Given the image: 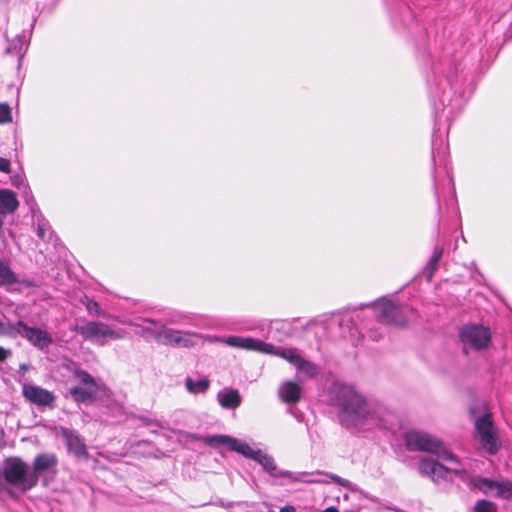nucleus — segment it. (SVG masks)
<instances>
[{"instance_id": "nucleus-41", "label": "nucleus", "mask_w": 512, "mask_h": 512, "mask_svg": "<svg viewBox=\"0 0 512 512\" xmlns=\"http://www.w3.org/2000/svg\"><path fill=\"white\" fill-rule=\"evenodd\" d=\"M323 512H338V510L334 507L326 508Z\"/></svg>"}, {"instance_id": "nucleus-12", "label": "nucleus", "mask_w": 512, "mask_h": 512, "mask_svg": "<svg viewBox=\"0 0 512 512\" xmlns=\"http://www.w3.org/2000/svg\"><path fill=\"white\" fill-rule=\"evenodd\" d=\"M201 440L211 447L227 445L230 450L236 451L252 460L256 458V454L258 453V449H253L246 442L239 441L238 439L227 435H207L201 437Z\"/></svg>"}, {"instance_id": "nucleus-16", "label": "nucleus", "mask_w": 512, "mask_h": 512, "mask_svg": "<svg viewBox=\"0 0 512 512\" xmlns=\"http://www.w3.org/2000/svg\"><path fill=\"white\" fill-rule=\"evenodd\" d=\"M57 464L58 459L54 453L39 454L35 457L33 461V470H31V473H35L38 481L39 476L42 475L43 473L48 471L55 472Z\"/></svg>"}, {"instance_id": "nucleus-37", "label": "nucleus", "mask_w": 512, "mask_h": 512, "mask_svg": "<svg viewBox=\"0 0 512 512\" xmlns=\"http://www.w3.org/2000/svg\"><path fill=\"white\" fill-rule=\"evenodd\" d=\"M0 171L4 173L10 172V161L8 159L0 157Z\"/></svg>"}, {"instance_id": "nucleus-42", "label": "nucleus", "mask_w": 512, "mask_h": 512, "mask_svg": "<svg viewBox=\"0 0 512 512\" xmlns=\"http://www.w3.org/2000/svg\"><path fill=\"white\" fill-rule=\"evenodd\" d=\"M4 216H5V215H3V214L0 212V227H1V226H2V224H3V217H4Z\"/></svg>"}, {"instance_id": "nucleus-8", "label": "nucleus", "mask_w": 512, "mask_h": 512, "mask_svg": "<svg viewBox=\"0 0 512 512\" xmlns=\"http://www.w3.org/2000/svg\"><path fill=\"white\" fill-rule=\"evenodd\" d=\"M459 340L467 354L469 350L479 351L487 348L491 341V332L483 325L467 324L459 330Z\"/></svg>"}, {"instance_id": "nucleus-36", "label": "nucleus", "mask_w": 512, "mask_h": 512, "mask_svg": "<svg viewBox=\"0 0 512 512\" xmlns=\"http://www.w3.org/2000/svg\"><path fill=\"white\" fill-rule=\"evenodd\" d=\"M329 477L337 484L345 488H351V482L347 479L341 478L338 475L330 474Z\"/></svg>"}, {"instance_id": "nucleus-28", "label": "nucleus", "mask_w": 512, "mask_h": 512, "mask_svg": "<svg viewBox=\"0 0 512 512\" xmlns=\"http://www.w3.org/2000/svg\"><path fill=\"white\" fill-rule=\"evenodd\" d=\"M84 304H85L86 310L91 315L102 316L104 318L114 319V320H117V321L119 320L118 318H115V317H113L111 315H108L105 311H103L100 308L99 304L96 301L92 300V299H87Z\"/></svg>"}, {"instance_id": "nucleus-45", "label": "nucleus", "mask_w": 512, "mask_h": 512, "mask_svg": "<svg viewBox=\"0 0 512 512\" xmlns=\"http://www.w3.org/2000/svg\"><path fill=\"white\" fill-rule=\"evenodd\" d=\"M143 329L147 332H151V330L149 328H146V327H143Z\"/></svg>"}, {"instance_id": "nucleus-19", "label": "nucleus", "mask_w": 512, "mask_h": 512, "mask_svg": "<svg viewBox=\"0 0 512 512\" xmlns=\"http://www.w3.org/2000/svg\"><path fill=\"white\" fill-rule=\"evenodd\" d=\"M19 206V202L13 191L0 189V212L3 215L13 213Z\"/></svg>"}, {"instance_id": "nucleus-24", "label": "nucleus", "mask_w": 512, "mask_h": 512, "mask_svg": "<svg viewBox=\"0 0 512 512\" xmlns=\"http://www.w3.org/2000/svg\"><path fill=\"white\" fill-rule=\"evenodd\" d=\"M442 255H443V248L435 247L431 258L429 259V261L425 267V270L428 273V275H427L428 280H431L433 273L437 270L438 263H439Z\"/></svg>"}, {"instance_id": "nucleus-43", "label": "nucleus", "mask_w": 512, "mask_h": 512, "mask_svg": "<svg viewBox=\"0 0 512 512\" xmlns=\"http://www.w3.org/2000/svg\"><path fill=\"white\" fill-rule=\"evenodd\" d=\"M2 333H3V324H2V322L0 321V334H2Z\"/></svg>"}, {"instance_id": "nucleus-17", "label": "nucleus", "mask_w": 512, "mask_h": 512, "mask_svg": "<svg viewBox=\"0 0 512 512\" xmlns=\"http://www.w3.org/2000/svg\"><path fill=\"white\" fill-rule=\"evenodd\" d=\"M302 394V387L294 381H285L278 390L280 399L287 404L297 403Z\"/></svg>"}, {"instance_id": "nucleus-32", "label": "nucleus", "mask_w": 512, "mask_h": 512, "mask_svg": "<svg viewBox=\"0 0 512 512\" xmlns=\"http://www.w3.org/2000/svg\"><path fill=\"white\" fill-rule=\"evenodd\" d=\"M187 318L188 317L186 315H184V314L172 312V313L169 314V316L167 318V323H169V324L182 323Z\"/></svg>"}, {"instance_id": "nucleus-40", "label": "nucleus", "mask_w": 512, "mask_h": 512, "mask_svg": "<svg viewBox=\"0 0 512 512\" xmlns=\"http://www.w3.org/2000/svg\"><path fill=\"white\" fill-rule=\"evenodd\" d=\"M19 368H20V371L25 372V371L28 370V365L27 364H21Z\"/></svg>"}, {"instance_id": "nucleus-6", "label": "nucleus", "mask_w": 512, "mask_h": 512, "mask_svg": "<svg viewBox=\"0 0 512 512\" xmlns=\"http://www.w3.org/2000/svg\"><path fill=\"white\" fill-rule=\"evenodd\" d=\"M73 330L79 333L84 340L99 346H104L109 341L121 340L126 336L124 329H113L101 321H88L83 325H76Z\"/></svg>"}, {"instance_id": "nucleus-29", "label": "nucleus", "mask_w": 512, "mask_h": 512, "mask_svg": "<svg viewBox=\"0 0 512 512\" xmlns=\"http://www.w3.org/2000/svg\"><path fill=\"white\" fill-rule=\"evenodd\" d=\"M474 512H497V506L488 500H479L474 506Z\"/></svg>"}, {"instance_id": "nucleus-10", "label": "nucleus", "mask_w": 512, "mask_h": 512, "mask_svg": "<svg viewBox=\"0 0 512 512\" xmlns=\"http://www.w3.org/2000/svg\"><path fill=\"white\" fill-rule=\"evenodd\" d=\"M477 439L487 453L496 454L500 448V441L497 428L495 427L490 414H485L475 420Z\"/></svg>"}, {"instance_id": "nucleus-31", "label": "nucleus", "mask_w": 512, "mask_h": 512, "mask_svg": "<svg viewBox=\"0 0 512 512\" xmlns=\"http://www.w3.org/2000/svg\"><path fill=\"white\" fill-rule=\"evenodd\" d=\"M12 122L11 108L7 103H0V124Z\"/></svg>"}, {"instance_id": "nucleus-9", "label": "nucleus", "mask_w": 512, "mask_h": 512, "mask_svg": "<svg viewBox=\"0 0 512 512\" xmlns=\"http://www.w3.org/2000/svg\"><path fill=\"white\" fill-rule=\"evenodd\" d=\"M73 379L77 385L69 388V395L78 403L92 402L98 392V384L96 380L87 371L75 369Z\"/></svg>"}, {"instance_id": "nucleus-44", "label": "nucleus", "mask_w": 512, "mask_h": 512, "mask_svg": "<svg viewBox=\"0 0 512 512\" xmlns=\"http://www.w3.org/2000/svg\"><path fill=\"white\" fill-rule=\"evenodd\" d=\"M467 89H468V92L471 93L472 88L470 87V83L468 84Z\"/></svg>"}, {"instance_id": "nucleus-20", "label": "nucleus", "mask_w": 512, "mask_h": 512, "mask_svg": "<svg viewBox=\"0 0 512 512\" xmlns=\"http://www.w3.org/2000/svg\"><path fill=\"white\" fill-rule=\"evenodd\" d=\"M180 332L171 328L165 327L164 324L160 325V330L155 332L154 336L157 341H161L165 345L177 346Z\"/></svg>"}, {"instance_id": "nucleus-13", "label": "nucleus", "mask_w": 512, "mask_h": 512, "mask_svg": "<svg viewBox=\"0 0 512 512\" xmlns=\"http://www.w3.org/2000/svg\"><path fill=\"white\" fill-rule=\"evenodd\" d=\"M256 458L254 461L258 462L262 468L272 477L274 478H281V477H288L291 478L294 481H303L307 483H316L319 482L318 480H312V479H304V476L306 473H300L298 475L293 476V474L289 471H282L278 470L277 466L274 462V459L269 456L266 453H263L260 449H258V453L256 454Z\"/></svg>"}, {"instance_id": "nucleus-38", "label": "nucleus", "mask_w": 512, "mask_h": 512, "mask_svg": "<svg viewBox=\"0 0 512 512\" xmlns=\"http://www.w3.org/2000/svg\"><path fill=\"white\" fill-rule=\"evenodd\" d=\"M12 354L11 350L0 346V363L4 362Z\"/></svg>"}, {"instance_id": "nucleus-33", "label": "nucleus", "mask_w": 512, "mask_h": 512, "mask_svg": "<svg viewBox=\"0 0 512 512\" xmlns=\"http://www.w3.org/2000/svg\"><path fill=\"white\" fill-rule=\"evenodd\" d=\"M49 229V225L43 220L38 219L37 221V235L41 239H45L46 232Z\"/></svg>"}, {"instance_id": "nucleus-7", "label": "nucleus", "mask_w": 512, "mask_h": 512, "mask_svg": "<svg viewBox=\"0 0 512 512\" xmlns=\"http://www.w3.org/2000/svg\"><path fill=\"white\" fill-rule=\"evenodd\" d=\"M380 323L395 326L406 325L413 308L407 305H397L388 299H380L369 305Z\"/></svg>"}, {"instance_id": "nucleus-26", "label": "nucleus", "mask_w": 512, "mask_h": 512, "mask_svg": "<svg viewBox=\"0 0 512 512\" xmlns=\"http://www.w3.org/2000/svg\"><path fill=\"white\" fill-rule=\"evenodd\" d=\"M203 338L202 335L190 332H180L177 347L190 348L197 345L196 339Z\"/></svg>"}, {"instance_id": "nucleus-1", "label": "nucleus", "mask_w": 512, "mask_h": 512, "mask_svg": "<svg viewBox=\"0 0 512 512\" xmlns=\"http://www.w3.org/2000/svg\"><path fill=\"white\" fill-rule=\"evenodd\" d=\"M331 395L339 407L341 425L347 429L389 428L388 418L391 413L378 403L365 399L352 386L334 384Z\"/></svg>"}, {"instance_id": "nucleus-3", "label": "nucleus", "mask_w": 512, "mask_h": 512, "mask_svg": "<svg viewBox=\"0 0 512 512\" xmlns=\"http://www.w3.org/2000/svg\"><path fill=\"white\" fill-rule=\"evenodd\" d=\"M441 73V78L434 77L433 80H430L434 107L441 112L450 108L452 112L461 108L465 102L466 89H464V85L466 79L457 66H446V69Z\"/></svg>"}, {"instance_id": "nucleus-39", "label": "nucleus", "mask_w": 512, "mask_h": 512, "mask_svg": "<svg viewBox=\"0 0 512 512\" xmlns=\"http://www.w3.org/2000/svg\"><path fill=\"white\" fill-rule=\"evenodd\" d=\"M280 512H296V509L294 506L287 505L280 509Z\"/></svg>"}, {"instance_id": "nucleus-27", "label": "nucleus", "mask_w": 512, "mask_h": 512, "mask_svg": "<svg viewBox=\"0 0 512 512\" xmlns=\"http://www.w3.org/2000/svg\"><path fill=\"white\" fill-rule=\"evenodd\" d=\"M295 367L298 371L304 373L310 378L315 377L318 373L317 366L314 363L304 359L303 357L300 358V361L296 364Z\"/></svg>"}, {"instance_id": "nucleus-15", "label": "nucleus", "mask_w": 512, "mask_h": 512, "mask_svg": "<svg viewBox=\"0 0 512 512\" xmlns=\"http://www.w3.org/2000/svg\"><path fill=\"white\" fill-rule=\"evenodd\" d=\"M61 434L66 442L67 449L77 458H88V452L84 439L78 432L68 428H62Z\"/></svg>"}, {"instance_id": "nucleus-2", "label": "nucleus", "mask_w": 512, "mask_h": 512, "mask_svg": "<svg viewBox=\"0 0 512 512\" xmlns=\"http://www.w3.org/2000/svg\"><path fill=\"white\" fill-rule=\"evenodd\" d=\"M405 443L409 450L425 451L435 454L438 459L453 464L446 467L437 461L423 458L419 463V472L431 478L434 482L450 480L451 473L462 474L465 469L461 467L458 458L444 445V443L420 430H410L405 434Z\"/></svg>"}, {"instance_id": "nucleus-18", "label": "nucleus", "mask_w": 512, "mask_h": 512, "mask_svg": "<svg viewBox=\"0 0 512 512\" xmlns=\"http://www.w3.org/2000/svg\"><path fill=\"white\" fill-rule=\"evenodd\" d=\"M217 400L225 409H235L241 405L242 398L237 389L224 388L217 393Z\"/></svg>"}, {"instance_id": "nucleus-35", "label": "nucleus", "mask_w": 512, "mask_h": 512, "mask_svg": "<svg viewBox=\"0 0 512 512\" xmlns=\"http://www.w3.org/2000/svg\"><path fill=\"white\" fill-rule=\"evenodd\" d=\"M11 184L20 189L25 186V177L22 174H15L11 177Z\"/></svg>"}, {"instance_id": "nucleus-30", "label": "nucleus", "mask_w": 512, "mask_h": 512, "mask_svg": "<svg viewBox=\"0 0 512 512\" xmlns=\"http://www.w3.org/2000/svg\"><path fill=\"white\" fill-rule=\"evenodd\" d=\"M118 322L121 324L135 326V327H143V325H142L143 323H150V324L159 325V326L161 325L156 320H154L152 318H136L135 320H118Z\"/></svg>"}, {"instance_id": "nucleus-22", "label": "nucleus", "mask_w": 512, "mask_h": 512, "mask_svg": "<svg viewBox=\"0 0 512 512\" xmlns=\"http://www.w3.org/2000/svg\"><path fill=\"white\" fill-rule=\"evenodd\" d=\"M471 484L474 488L480 490L484 494L494 497L495 484H496L495 480L477 476V477L472 478Z\"/></svg>"}, {"instance_id": "nucleus-23", "label": "nucleus", "mask_w": 512, "mask_h": 512, "mask_svg": "<svg viewBox=\"0 0 512 512\" xmlns=\"http://www.w3.org/2000/svg\"><path fill=\"white\" fill-rule=\"evenodd\" d=\"M18 282L17 275L9 264L0 259V286L12 285Z\"/></svg>"}, {"instance_id": "nucleus-5", "label": "nucleus", "mask_w": 512, "mask_h": 512, "mask_svg": "<svg viewBox=\"0 0 512 512\" xmlns=\"http://www.w3.org/2000/svg\"><path fill=\"white\" fill-rule=\"evenodd\" d=\"M5 484L15 487L23 492L37 485L35 473H31L30 467L18 457L7 458L0 469V493Z\"/></svg>"}, {"instance_id": "nucleus-25", "label": "nucleus", "mask_w": 512, "mask_h": 512, "mask_svg": "<svg viewBox=\"0 0 512 512\" xmlns=\"http://www.w3.org/2000/svg\"><path fill=\"white\" fill-rule=\"evenodd\" d=\"M494 497L502 499L512 498V481H496Z\"/></svg>"}, {"instance_id": "nucleus-21", "label": "nucleus", "mask_w": 512, "mask_h": 512, "mask_svg": "<svg viewBox=\"0 0 512 512\" xmlns=\"http://www.w3.org/2000/svg\"><path fill=\"white\" fill-rule=\"evenodd\" d=\"M186 390L191 394H204L210 387V381L207 378L194 380L191 377L185 379Z\"/></svg>"}, {"instance_id": "nucleus-4", "label": "nucleus", "mask_w": 512, "mask_h": 512, "mask_svg": "<svg viewBox=\"0 0 512 512\" xmlns=\"http://www.w3.org/2000/svg\"><path fill=\"white\" fill-rule=\"evenodd\" d=\"M206 339L209 342H220L224 343L230 347L240 348L249 351H257L264 354H271L279 356L286 361H288L293 366L300 361L302 357L297 349L295 348H282L276 347L270 343H266L259 339H254L252 337H241V336H228V337H217V336H208Z\"/></svg>"}, {"instance_id": "nucleus-11", "label": "nucleus", "mask_w": 512, "mask_h": 512, "mask_svg": "<svg viewBox=\"0 0 512 512\" xmlns=\"http://www.w3.org/2000/svg\"><path fill=\"white\" fill-rule=\"evenodd\" d=\"M11 331L25 338L34 347L44 350L53 343L49 332L37 327H30L23 321L10 324Z\"/></svg>"}, {"instance_id": "nucleus-14", "label": "nucleus", "mask_w": 512, "mask_h": 512, "mask_svg": "<svg viewBox=\"0 0 512 512\" xmlns=\"http://www.w3.org/2000/svg\"><path fill=\"white\" fill-rule=\"evenodd\" d=\"M22 394L26 400L37 406H51L55 401L53 392L34 384H23Z\"/></svg>"}, {"instance_id": "nucleus-34", "label": "nucleus", "mask_w": 512, "mask_h": 512, "mask_svg": "<svg viewBox=\"0 0 512 512\" xmlns=\"http://www.w3.org/2000/svg\"><path fill=\"white\" fill-rule=\"evenodd\" d=\"M352 316L349 313H344L334 320L340 327L346 325L347 327L352 323Z\"/></svg>"}]
</instances>
